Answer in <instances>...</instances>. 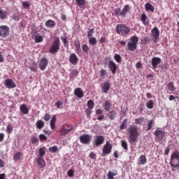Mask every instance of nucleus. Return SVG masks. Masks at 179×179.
<instances>
[{
	"label": "nucleus",
	"mask_w": 179,
	"mask_h": 179,
	"mask_svg": "<svg viewBox=\"0 0 179 179\" xmlns=\"http://www.w3.org/2000/svg\"><path fill=\"white\" fill-rule=\"evenodd\" d=\"M75 96H77L79 99H82L83 97V91H82V88L78 87L74 90Z\"/></svg>",
	"instance_id": "22"
},
{
	"label": "nucleus",
	"mask_w": 179,
	"mask_h": 179,
	"mask_svg": "<svg viewBox=\"0 0 179 179\" xmlns=\"http://www.w3.org/2000/svg\"><path fill=\"white\" fill-rule=\"evenodd\" d=\"M76 3L77 6H79L80 8L82 6H85L86 5V1L85 0H76Z\"/></svg>",
	"instance_id": "36"
},
{
	"label": "nucleus",
	"mask_w": 179,
	"mask_h": 179,
	"mask_svg": "<svg viewBox=\"0 0 179 179\" xmlns=\"http://www.w3.org/2000/svg\"><path fill=\"white\" fill-rule=\"evenodd\" d=\"M8 17V13L5 10H0V19L4 20Z\"/></svg>",
	"instance_id": "34"
},
{
	"label": "nucleus",
	"mask_w": 179,
	"mask_h": 179,
	"mask_svg": "<svg viewBox=\"0 0 179 179\" xmlns=\"http://www.w3.org/2000/svg\"><path fill=\"white\" fill-rule=\"evenodd\" d=\"M46 27H49L50 29H52V27H55V22L52 20H48L45 23Z\"/></svg>",
	"instance_id": "27"
},
{
	"label": "nucleus",
	"mask_w": 179,
	"mask_h": 179,
	"mask_svg": "<svg viewBox=\"0 0 179 179\" xmlns=\"http://www.w3.org/2000/svg\"><path fill=\"white\" fill-rule=\"evenodd\" d=\"M150 38L149 37L146 36L143 38L142 43L145 45V44H148L150 43Z\"/></svg>",
	"instance_id": "54"
},
{
	"label": "nucleus",
	"mask_w": 179,
	"mask_h": 179,
	"mask_svg": "<svg viewBox=\"0 0 179 179\" xmlns=\"http://www.w3.org/2000/svg\"><path fill=\"white\" fill-rule=\"evenodd\" d=\"M49 152H50V153H57V152H58V146L55 145L52 147H50Z\"/></svg>",
	"instance_id": "46"
},
{
	"label": "nucleus",
	"mask_w": 179,
	"mask_h": 179,
	"mask_svg": "<svg viewBox=\"0 0 179 179\" xmlns=\"http://www.w3.org/2000/svg\"><path fill=\"white\" fill-rule=\"evenodd\" d=\"M151 37H152V41H154V43L157 42L159 37H160V31H159V28H157V27H155L151 30Z\"/></svg>",
	"instance_id": "8"
},
{
	"label": "nucleus",
	"mask_w": 179,
	"mask_h": 179,
	"mask_svg": "<svg viewBox=\"0 0 179 179\" xmlns=\"http://www.w3.org/2000/svg\"><path fill=\"white\" fill-rule=\"evenodd\" d=\"M153 106H155V102L153 101V100H149L146 103V107H147V108H149L150 110H152V108H153Z\"/></svg>",
	"instance_id": "39"
},
{
	"label": "nucleus",
	"mask_w": 179,
	"mask_h": 179,
	"mask_svg": "<svg viewBox=\"0 0 179 179\" xmlns=\"http://www.w3.org/2000/svg\"><path fill=\"white\" fill-rule=\"evenodd\" d=\"M36 163L38 166H40L41 169H43L44 167H45V161L44 160L43 157H38L36 159Z\"/></svg>",
	"instance_id": "21"
},
{
	"label": "nucleus",
	"mask_w": 179,
	"mask_h": 179,
	"mask_svg": "<svg viewBox=\"0 0 179 179\" xmlns=\"http://www.w3.org/2000/svg\"><path fill=\"white\" fill-rule=\"evenodd\" d=\"M89 157H90V159H92L93 160L96 159V154H94L93 152H91L90 153Z\"/></svg>",
	"instance_id": "62"
},
{
	"label": "nucleus",
	"mask_w": 179,
	"mask_h": 179,
	"mask_svg": "<svg viewBox=\"0 0 179 179\" xmlns=\"http://www.w3.org/2000/svg\"><path fill=\"white\" fill-rule=\"evenodd\" d=\"M6 131L8 134H12V131H13V127L12 124H10L7 126Z\"/></svg>",
	"instance_id": "51"
},
{
	"label": "nucleus",
	"mask_w": 179,
	"mask_h": 179,
	"mask_svg": "<svg viewBox=\"0 0 179 179\" xmlns=\"http://www.w3.org/2000/svg\"><path fill=\"white\" fill-rule=\"evenodd\" d=\"M80 141L83 145H89L92 142V135L83 134L80 136Z\"/></svg>",
	"instance_id": "9"
},
{
	"label": "nucleus",
	"mask_w": 179,
	"mask_h": 179,
	"mask_svg": "<svg viewBox=\"0 0 179 179\" xmlns=\"http://www.w3.org/2000/svg\"><path fill=\"white\" fill-rule=\"evenodd\" d=\"M118 174V172H117L116 171H115L114 172L111 171H108L106 177L107 179H115V176H117Z\"/></svg>",
	"instance_id": "24"
},
{
	"label": "nucleus",
	"mask_w": 179,
	"mask_h": 179,
	"mask_svg": "<svg viewBox=\"0 0 179 179\" xmlns=\"http://www.w3.org/2000/svg\"><path fill=\"white\" fill-rule=\"evenodd\" d=\"M60 38H61V41L63 43L64 47H66V48L69 47V43H68V36H62L60 37Z\"/></svg>",
	"instance_id": "29"
},
{
	"label": "nucleus",
	"mask_w": 179,
	"mask_h": 179,
	"mask_svg": "<svg viewBox=\"0 0 179 179\" xmlns=\"http://www.w3.org/2000/svg\"><path fill=\"white\" fill-rule=\"evenodd\" d=\"M146 162H148V160L146 159V156L145 155H141L138 159L139 164H146Z\"/></svg>",
	"instance_id": "33"
},
{
	"label": "nucleus",
	"mask_w": 179,
	"mask_h": 179,
	"mask_svg": "<svg viewBox=\"0 0 179 179\" xmlns=\"http://www.w3.org/2000/svg\"><path fill=\"white\" fill-rule=\"evenodd\" d=\"M73 130V126L71 124L64 125L59 131V135L61 136H66L68 134H71Z\"/></svg>",
	"instance_id": "5"
},
{
	"label": "nucleus",
	"mask_w": 179,
	"mask_h": 179,
	"mask_svg": "<svg viewBox=\"0 0 179 179\" xmlns=\"http://www.w3.org/2000/svg\"><path fill=\"white\" fill-rule=\"evenodd\" d=\"M168 89L171 92H174L176 90V87L174 86V83H173V82L169 83Z\"/></svg>",
	"instance_id": "45"
},
{
	"label": "nucleus",
	"mask_w": 179,
	"mask_h": 179,
	"mask_svg": "<svg viewBox=\"0 0 179 179\" xmlns=\"http://www.w3.org/2000/svg\"><path fill=\"white\" fill-rule=\"evenodd\" d=\"M78 73H79L78 72V70H76V69H73L71 71V75H73V76H78Z\"/></svg>",
	"instance_id": "63"
},
{
	"label": "nucleus",
	"mask_w": 179,
	"mask_h": 179,
	"mask_svg": "<svg viewBox=\"0 0 179 179\" xmlns=\"http://www.w3.org/2000/svg\"><path fill=\"white\" fill-rule=\"evenodd\" d=\"M129 10H131V7L129 6V5L128 4L124 5L121 11L122 17H126L127 13H128Z\"/></svg>",
	"instance_id": "19"
},
{
	"label": "nucleus",
	"mask_w": 179,
	"mask_h": 179,
	"mask_svg": "<svg viewBox=\"0 0 179 179\" xmlns=\"http://www.w3.org/2000/svg\"><path fill=\"white\" fill-rule=\"evenodd\" d=\"M108 67L110 71L112 72V73L113 75H115V73L117 72V64L113 61V60H110L108 62Z\"/></svg>",
	"instance_id": "15"
},
{
	"label": "nucleus",
	"mask_w": 179,
	"mask_h": 179,
	"mask_svg": "<svg viewBox=\"0 0 179 179\" xmlns=\"http://www.w3.org/2000/svg\"><path fill=\"white\" fill-rule=\"evenodd\" d=\"M36 125L37 129H43V128H44V122H43V120H38Z\"/></svg>",
	"instance_id": "35"
},
{
	"label": "nucleus",
	"mask_w": 179,
	"mask_h": 179,
	"mask_svg": "<svg viewBox=\"0 0 179 179\" xmlns=\"http://www.w3.org/2000/svg\"><path fill=\"white\" fill-rule=\"evenodd\" d=\"M104 143V136H96L94 138V145L95 146H100Z\"/></svg>",
	"instance_id": "14"
},
{
	"label": "nucleus",
	"mask_w": 179,
	"mask_h": 179,
	"mask_svg": "<svg viewBox=\"0 0 179 179\" xmlns=\"http://www.w3.org/2000/svg\"><path fill=\"white\" fill-rule=\"evenodd\" d=\"M31 143H33L34 145L35 143H37L38 142V138H37L36 137H32L31 138Z\"/></svg>",
	"instance_id": "59"
},
{
	"label": "nucleus",
	"mask_w": 179,
	"mask_h": 179,
	"mask_svg": "<svg viewBox=\"0 0 179 179\" xmlns=\"http://www.w3.org/2000/svg\"><path fill=\"white\" fill-rule=\"evenodd\" d=\"M170 165L173 169L179 167V151L172 152L170 158Z\"/></svg>",
	"instance_id": "4"
},
{
	"label": "nucleus",
	"mask_w": 179,
	"mask_h": 179,
	"mask_svg": "<svg viewBox=\"0 0 179 179\" xmlns=\"http://www.w3.org/2000/svg\"><path fill=\"white\" fill-rule=\"evenodd\" d=\"M170 153V147H167L164 150V155H167Z\"/></svg>",
	"instance_id": "64"
},
{
	"label": "nucleus",
	"mask_w": 179,
	"mask_h": 179,
	"mask_svg": "<svg viewBox=\"0 0 179 179\" xmlns=\"http://www.w3.org/2000/svg\"><path fill=\"white\" fill-rule=\"evenodd\" d=\"M129 138L128 141L131 145H134L135 142L138 141V138H139L141 133L138 131V127L135 125H131L128 129Z\"/></svg>",
	"instance_id": "1"
},
{
	"label": "nucleus",
	"mask_w": 179,
	"mask_h": 179,
	"mask_svg": "<svg viewBox=\"0 0 179 179\" xmlns=\"http://www.w3.org/2000/svg\"><path fill=\"white\" fill-rule=\"evenodd\" d=\"M115 30L119 36H128L131 33V28L127 27L124 24H117Z\"/></svg>",
	"instance_id": "3"
},
{
	"label": "nucleus",
	"mask_w": 179,
	"mask_h": 179,
	"mask_svg": "<svg viewBox=\"0 0 179 179\" xmlns=\"http://www.w3.org/2000/svg\"><path fill=\"white\" fill-rule=\"evenodd\" d=\"M105 111H109L111 110V103L108 101H106L103 105Z\"/></svg>",
	"instance_id": "30"
},
{
	"label": "nucleus",
	"mask_w": 179,
	"mask_h": 179,
	"mask_svg": "<svg viewBox=\"0 0 179 179\" xmlns=\"http://www.w3.org/2000/svg\"><path fill=\"white\" fill-rule=\"evenodd\" d=\"M114 59L117 62V64H121V61H122V57H121V55L118 54H115L114 55Z\"/></svg>",
	"instance_id": "41"
},
{
	"label": "nucleus",
	"mask_w": 179,
	"mask_h": 179,
	"mask_svg": "<svg viewBox=\"0 0 179 179\" xmlns=\"http://www.w3.org/2000/svg\"><path fill=\"white\" fill-rule=\"evenodd\" d=\"M39 139L40 141H47V136H45L44 134H40Z\"/></svg>",
	"instance_id": "60"
},
{
	"label": "nucleus",
	"mask_w": 179,
	"mask_h": 179,
	"mask_svg": "<svg viewBox=\"0 0 179 179\" xmlns=\"http://www.w3.org/2000/svg\"><path fill=\"white\" fill-rule=\"evenodd\" d=\"M4 85L7 87V89H15V87H16V83H15V82H13V80L10 78L6 79Z\"/></svg>",
	"instance_id": "12"
},
{
	"label": "nucleus",
	"mask_w": 179,
	"mask_h": 179,
	"mask_svg": "<svg viewBox=\"0 0 179 179\" xmlns=\"http://www.w3.org/2000/svg\"><path fill=\"white\" fill-rule=\"evenodd\" d=\"M47 65H48V59L46 57H42L39 62V69L41 71H45V68H47Z\"/></svg>",
	"instance_id": "11"
},
{
	"label": "nucleus",
	"mask_w": 179,
	"mask_h": 179,
	"mask_svg": "<svg viewBox=\"0 0 179 179\" xmlns=\"http://www.w3.org/2000/svg\"><path fill=\"white\" fill-rule=\"evenodd\" d=\"M162 62V59L160 57H153L151 60V65L152 66L153 71L157 69V65Z\"/></svg>",
	"instance_id": "13"
},
{
	"label": "nucleus",
	"mask_w": 179,
	"mask_h": 179,
	"mask_svg": "<svg viewBox=\"0 0 179 179\" xmlns=\"http://www.w3.org/2000/svg\"><path fill=\"white\" fill-rule=\"evenodd\" d=\"M121 146L124 150H128V143L126 141L121 140Z\"/></svg>",
	"instance_id": "44"
},
{
	"label": "nucleus",
	"mask_w": 179,
	"mask_h": 179,
	"mask_svg": "<svg viewBox=\"0 0 179 179\" xmlns=\"http://www.w3.org/2000/svg\"><path fill=\"white\" fill-rule=\"evenodd\" d=\"M47 150V148L43 146L39 148V156L38 157H43L45 156V151Z\"/></svg>",
	"instance_id": "32"
},
{
	"label": "nucleus",
	"mask_w": 179,
	"mask_h": 179,
	"mask_svg": "<svg viewBox=\"0 0 179 179\" xmlns=\"http://www.w3.org/2000/svg\"><path fill=\"white\" fill-rule=\"evenodd\" d=\"M82 50L83 52L87 54L89 52V50H90V48H89V46L87 44H84L82 46Z\"/></svg>",
	"instance_id": "47"
},
{
	"label": "nucleus",
	"mask_w": 179,
	"mask_h": 179,
	"mask_svg": "<svg viewBox=\"0 0 179 179\" xmlns=\"http://www.w3.org/2000/svg\"><path fill=\"white\" fill-rule=\"evenodd\" d=\"M20 110L23 114H29V108H27V105L26 104L21 105Z\"/></svg>",
	"instance_id": "28"
},
{
	"label": "nucleus",
	"mask_w": 179,
	"mask_h": 179,
	"mask_svg": "<svg viewBox=\"0 0 179 179\" xmlns=\"http://www.w3.org/2000/svg\"><path fill=\"white\" fill-rule=\"evenodd\" d=\"M22 156H23V155L21 154L20 152H18L15 153V155H14L13 160L15 162H17V161L20 160V157H22Z\"/></svg>",
	"instance_id": "42"
},
{
	"label": "nucleus",
	"mask_w": 179,
	"mask_h": 179,
	"mask_svg": "<svg viewBox=\"0 0 179 179\" xmlns=\"http://www.w3.org/2000/svg\"><path fill=\"white\" fill-rule=\"evenodd\" d=\"M145 9L147 12H155V6L152 5L150 3H145Z\"/></svg>",
	"instance_id": "25"
},
{
	"label": "nucleus",
	"mask_w": 179,
	"mask_h": 179,
	"mask_svg": "<svg viewBox=\"0 0 179 179\" xmlns=\"http://www.w3.org/2000/svg\"><path fill=\"white\" fill-rule=\"evenodd\" d=\"M88 109L93 110L94 108V101L93 100H89L87 103Z\"/></svg>",
	"instance_id": "40"
},
{
	"label": "nucleus",
	"mask_w": 179,
	"mask_h": 179,
	"mask_svg": "<svg viewBox=\"0 0 179 179\" xmlns=\"http://www.w3.org/2000/svg\"><path fill=\"white\" fill-rule=\"evenodd\" d=\"M61 48V40L59 37H55L52 43V45L49 49V52L52 55L58 53Z\"/></svg>",
	"instance_id": "2"
},
{
	"label": "nucleus",
	"mask_w": 179,
	"mask_h": 179,
	"mask_svg": "<svg viewBox=\"0 0 179 179\" xmlns=\"http://www.w3.org/2000/svg\"><path fill=\"white\" fill-rule=\"evenodd\" d=\"M111 89V84L109 82H105L103 84L101 85V90L103 93L107 94L108 92Z\"/></svg>",
	"instance_id": "16"
},
{
	"label": "nucleus",
	"mask_w": 179,
	"mask_h": 179,
	"mask_svg": "<svg viewBox=\"0 0 179 179\" xmlns=\"http://www.w3.org/2000/svg\"><path fill=\"white\" fill-rule=\"evenodd\" d=\"M74 46L76 47V50L79 51L80 50V42L74 41Z\"/></svg>",
	"instance_id": "52"
},
{
	"label": "nucleus",
	"mask_w": 179,
	"mask_h": 179,
	"mask_svg": "<svg viewBox=\"0 0 179 179\" xmlns=\"http://www.w3.org/2000/svg\"><path fill=\"white\" fill-rule=\"evenodd\" d=\"M44 120L45 121H50V120H51V116L50 115V114L46 113L45 115Z\"/></svg>",
	"instance_id": "61"
},
{
	"label": "nucleus",
	"mask_w": 179,
	"mask_h": 179,
	"mask_svg": "<svg viewBox=\"0 0 179 179\" xmlns=\"http://www.w3.org/2000/svg\"><path fill=\"white\" fill-rule=\"evenodd\" d=\"M143 117H138L135 119V124H142L143 122Z\"/></svg>",
	"instance_id": "55"
},
{
	"label": "nucleus",
	"mask_w": 179,
	"mask_h": 179,
	"mask_svg": "<svg viewBox=\"0 0 179 179\" xmlns=\"http://www.w3.org/2000/svg\"><path fill=\"white\" fill-rule=\"evenodd\" d=\"M154 135L155 136H156V138H159V141H162L164 136H166V132L162 130L157 129L155 131Z\"/></svg>",
	"instance_id": "17"
},
{
	"label": "nucleus",
	"mask_w": 179,
	"mask_h": 179,
	"mask_svg": "<svg viewBox=\"0 0 179 179\" xmlns=\"http://www.w3.org/2000/svg\"><path fill=\"white\" fill-rule=\"evenodd\" d=\"M138 45H136V43H132V42H128L127 43V48L129 51H135Z\"/></svg>",
	"instance_id": "23"
},
{
	"label": "nucleus",
	"mask_w": 179,
	"mask_h": 179,
	"mask_svg": "<svg viewBox=\"0 0 179 179\" xmlns=\"http://www.w3.org/2000/svg\"><path fill=\"white\" fill-rule=\"evenodd\" d=\"M108 118L110 120V121H113V120H115V117H117V113H115V110H110L108 113Z\"/></svg>",
	"instance_id": "26"
},
{
	"label": "nucleus",
	"mask_w": 179,
	"mask_h": 179,
	"mask_svg": "<svg viewBox=\"0 0 179 179\" xmlns=\"http://www.w3.org/2000/svg\"><path fill=\"white\" fill-rule=\"evenodd\" d=\"M55 122H57V117L53 115L50 120V128L51 129H55Z\"/></svg>",
	"instance_id": "31"
},
{
	"label": "nucleus",
	"mask_w": 179,
	"mask_h": 179,
	"mask_svg": "<svg viewBox=\"0 0 179 179\" xmlns=\"http://www.w3.org/2000/svg\"><path fill=\"white\" fill-rule=\"evenodd\" d=\"M85 113H86L87 117L90 118V115H92V109H87V110H85Z\"/></svg>",
	"instance_id": "58"
},
{
	"label": "nucleus",
	"mask_w": 179,
	"mask_h": 179,
	"mask_svg": "<svg viewBox=\"0 0 179 179\" xmlns=\"http://www.w3.org/2000/svg\"><path fill=\"white\" fill-rule=\"evenodd\" d=\"M55 107H57V108H61V106H62V101H57L55 104Z\"/></svg>",
	"instance_id": "57"
},
{
	"label": "nucleus",
	"mask_w": 179,
	"mask_h": 179,
	"mask_svg": "<svg viewBox=\"0 0 179 179\" xmlns=\"http://www.w3.org/2000/svg\"><path fill=\"white\" fill-rule=\"evenodd\" d=\"M94 34V29H90L87 31V38H90L91 37H93V34Z\"/></svg>",
	"instance_id": "48"
},
{
	"label": "nucleus",
	"mask_w": 179,
	"mask_h": 179,
	"mask_svg": "<svg viewBox=\"0 0 179 179\" xmlns=\"http://www.w3.org/2000/svg\"><path fill=\"white\" fill-rule=\"evenodd\" d=\"M79 62V58L76 56V54L72 53L69 57V62L72 64V65H76Z\"/></svg>",
	"instance_id": "18"
},
{
	"label": "nucleus",
	"mask_w": 179,
	"mask_h": 179,
	"mask_svg": "<svg viewBox=\"0 0 179 179\" xmlns=\"http://www.w3.org/2000/svg\"><path fill=\"white\" fill-rule=\"evenodd\" d=\"M153 124H155V120H149L148 123V128L146 129V131L148 132V131H150V129H152V127H153Z\"/></svg>",
	"instance_id": "43"
},
{
	"label": "nucleus",
	"mask_w": 179,
	"mask_h": 179,
	"mask_svg": "<svg viewBox=\"0 0 179 179\" xmlns=\"http://www.w3.org/2000/svg\"><path fill=\"white\" fill-rule=\"evenodd\" d=\"M111 150H113V145H111L110 141H106L102 149V156H107V155H110L111 153Z\"/></svg>",
	"instance_id": "6"
},
{
	"label": "nucleus",
	"mask_w": 179,
	"mask_h": 179,
	"mask_svg": "<svg viewBox=\"0 0 179 179\" xmlns=\"http://www.w3.org/2000/svg\"><path fill=\"white\" fill-rule=\"evenodd\" d=\"M74 173H75V171H73V169H70L67 172V176L68 177H73Z\"/></svg>",
	"instance_id": "56"
},
{
	"label": "nucleus",
	"mask_w": 179,
	"mask_h": 179,
	"mask_svg": "<svg viewBox=\"0 0 179 179\" xmlns=\"http://www.w3.org/2000/svg\"><path fill=\"white\" fill-rule=\"evenodd\" d=\"M140 20L142 21V23L143 24H144V26H148L149 24V18L148 17V16H146V14L145 13L141 14Z\"/></svg>",
	"instance_id": "20"
},
{
	"label": "nucleus",
	"mask_w": 179,
	"mask_h": 179,
	"mask_svg": "<svg viewBox=\"0 0 179 179\" xmlns=\"http://www.w3.org/2000/svg\"><path fill=\"white\" fill-rule=\"evenodd\" d=\"M9 27L6 25L0 26V37H1V38H7L9 36Z\"/></svg>",
	"instance_id": "7"
},
{
	"label": "nucleus",
	"mask_w": 179,
	"mask_h": 179,
	"mask_svg": "<svg viewBox=\"0 0 179 179\" xmlns=\"http://www.w3.org/2000/svg\"><path fill=\"white\" fill-rule=\"evenodd\" d=\"M89 38V44L90 45H96L97 44V39L94 37L88 38Z\"/></svg>",
	"instance_id": "37"
},
{
	"label": "nucleus",
	"mask_w": 179,
	"mask_h": 179,
	"mask_svg": "<svg viewBox=\"0 0 179 179\" xmlns=\"http://www.w3.org/2000/svg\"><path fill=\"white\" fill-rule=\"evenodd\" d=\"M22 5L23 8H25V9L30 8V3L29 1H22Z\"/></svg>",
	"instance_id": "53"
},
{
	"label": "nucleus",
	"mask_w": 179,
	"mask_h": 179,
	"mask_svg": "<svg viewBox=\"0 0 179 179\" xmlns=\"http://www.w3.org/2000/svg\"><path fill=\"white\" fill-rule=\"evenodd\" d=\"M129 43H131L133 44H136L138 45V42L139 41V39L138 38V36H133L131 38H130Z\"/></svg>",
	"instance_id": "38"
},
{
	"label": "nucleus",
	"mask_w": 179,
	"mask_h": 179,
	"mask_svg": "<svg viewBox=\"0 0 179 179\" xmlns=\"http://www.w3.org/2000/svg\"><path fill=\"white\" fill-rule=\"evenodd\" d=\"M100 73V77L103 78V76H106L107 75V71L105 70L104 69H101V71H99Z\"/></svg>",
	"instance_id": "50"
},
{
	"label": "nucleus",
	"mask_w": 179,
	"mask_h": 179,
	"mask_svg": "<svg viewBox=\"0 0 179 179\" xmlns=\"http://www.w3.org/2000/svg\"><path fill=\"white\" fill-rule=\"evenodd\" d=\"M121 8H117L116 9H115V14L116 15V16H120V17H122V15H121Z\"/></svg>",
	"instance_id": "49"
},
{
	"label": "nucleus",
	"mask_w": 179,
	"mask_h": 179,
	"mask_svg": "<svg viewBox=\"0 0 179 179\" xmlns=\"http://www.w3.org/2000/svg\"><path fill=\"white\" fill-rule=\"evenodd\" d=\"M31 34H32V38L35 43H43V36L38 34L36 29L32 30Z\"/></svg>",
	"instance_id": "10"
}]
</instances>
